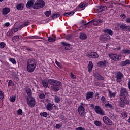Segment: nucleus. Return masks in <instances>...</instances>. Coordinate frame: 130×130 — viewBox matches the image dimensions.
Instances as JSON below:
<instances>
[{"instance_id":"1","label":"nucleus","mask_w":130,"mask_h":130,"mask_svg":"<svg viewBox=\"0 0 130 130\" xmlns=\"http://www.w3.org/2000/svg\"><path fill=\"white\" fill-rule=\"evenodd\" d=\"M120 92V99L122 103H124V104L129 103L128 100L126 99V96H128V91H127V89L124 87H122Z\"/></svg>"},{"instance_id":"2","label":"nucleus","mask_w":130,"mask_h":130,"mask_svg":"<svg viewBox=\"0 0 130 130\" xmlns=\"http://www.w3.org/2000/svg\"><path fill=\"white\" fill-rule=\"evenodd\" d=\"M36 61L34 59H29L27 60L26 70L28 73H33L36 69Z\"/></svg>"},{"instance_id":"3","label":"nucleus","mask_w":130,"mask_h":130,"mask_svg":"<svg viewBox=\"0 0 130 130\" xmlns=\"http://www.w3.org/2000/svg\"><path fill=\"white\" fill-rule=\"evenodd\" d=\"M45 6V3L43 0H37L34 4V9L37 10L41 9Z\"/></svg>"},{"instance_id":"4","label":"nucleus","mask_w":130,"mask_h":130,"mask_svg":"<svg viewBox=\"0 0 130 130\" xmlns=\"http://www.w3.org/2000/svg\"><path fill=\"white\" fill-rule=\"evenodd\" d=\"M27 102L28 104V105L30 106V107H34L35 106V104H36V102H35V99H34L33 97H27Z\"/></svg>"},{"instance_id":"5","label":"nucleus","mask_w":130,"mask_h":130,"mask_svg":"<svg viewBox=\"0 0 130 130\" xmlns=\"http://www.w3.org/2000/svg\"><path fill=\"white\" fill-rule=\"evenodd\" d=\"M94 111L98 114H100V115H105V112H104L102 108H101V107L99 106L96 105L95 106Z\"/></svg>"},{"instance_id":"6","label":"nucleus","mask_w":130,"mask_h":130,"mask_svg":"<svg viewBox=\"0 0 130 130\" xmlns=\"http://www.w3.org/2000/svg\"><path fill=\"white\" fill-rule=\"evenodd\" d=\"M109 56L114 61H119L120 60V57H121V55L114 54H109Z\"/></svg>"},{"instance_id":"7","label":"nucleus","mask_w":130,"mask_h":130,"mask_svg":"<svg viewBox=\"0 0 130 130\" xmlns=\"http://www.w3.org/2000/svg\"><path fill=\"white\" fill-rule=\"evenodd\" d=\"M116 81L117 83H121L123 78V74L120 72H118L116 74Z\"/></svg>"},{"instance_id":"8","label":"nucleus","mask_w":130,"mask_h":130,"mask_svg":"<svg viewBox=\"0 0 130 130\" xmlns=\"http://www.w3.org/2000/svg\"><path fill=\"white\" fill-rule=\"evenodd\" d=\"M110 36L108 34L102 35L99 37V39L101 41H108V40H110Z\"/></svg>"},{"instance_id":"9","label":"nucleus","mask_w":130,"mask_h":130,"mask_svg":"<svg viewBox=\"0 0 130 130\" xmlns=\"http://www.w3.org/2000/svg\"><path fill=\"white\" fill-rule=\"evenodd\" d=\"M86 56L89 58H98L99 55L95 52H88L86 54Z\"/></svg>"},{"instance_id":"10","label":"nucleus","mask_w":130,"mask_h":130,"mask_svg":"<svg viewBox=\"0 0 130 130\" xmlns=\"http://www.w3.org/2000/svg\"><path fill=\"white\" fill-rule=\"evenodd\" d=\"M103 120L104 123L107 124V125H112L113 124L112 121L107 116H104L103 117Z\"/></svg>"},{"instance_id":"11","label":"nucleus","mask_w":130,"mask_h":130,"mask_svg":"<svg viewBox=\"0 0 130 130\" xmlns=\"http://www.w3.org/2000/svg\"><path fill=\"white\" fill-rule=\"evenodd\" d=\"M78 112L81 116L84 117L85 115V108L83 106L80 105L78 109Z\"/></svg>"},{"instance_id":"12","label":"nucleus","mask_w":130,"mask_h":130,"mask_svg":"<svg viewBox=\"0 0 130 130\" xmlns=\"http://www.w3.org/2000/svg\"><path fill=\"white\" fill-rule=\"evenodd\" d=\"M34 0H29L26 4V8L27 9H30V8H33L34 9Z\"/></svg>"},{"instance_id":"13","label":"nucleus","mask_w":130,"mask_h":130,"mask_svg":"<svg viewBox=\"0 0 130 130\" xmlns=\"http://www.w3.org/2000/svg\"><path fill=\"white\" fill-rule=\"evenodd\" d=\"M61 44L65 47L66 50H70L71 49V44H68L66 42H62Z\"/></svg>"},{"instance_id":"14","label":"nucleus","mask_w":130,"mask_h":130,"mask_svg":"<svg viewBox=\"0 0 130 130\" xmlns=\"http://www.w3.org/2000/svg\"><path fill=\"white\" fill-rule=\"evenodd\" d=\"M25 5L23 3H19L16 5V8L17 9L18 11H22Z\"/></svg>"},{"instance_id":"15","label":"nucleus","mask_w":130,"mask_h":130,"mask_svg":"<svg viewBox=\"0 0 130 130\" xmlns=\"http://www.w3.org/2000/svg\"><path fill=\"white\" fill-rule=\"evenodd\" d=\"M93 96H94V92L92 91L88 92L86 93V99L87 100H89L90 98H93Z\"/></svg>"},{"instance_id":"16","label":"nucleus","mask_w":130,"mask_h":130,"mask_svg":"<svg viewBox=\"0 0 130 130\" xmlns=\"http://www.w3.org/2000/svg\"><path fill=\"white\" fill-rule=\"evenodd\" d=\"M94 77H95L98 80H99L100 81H103V80H104V77L98 73L94 74Z\"/></svg>"},{"instance_id":"17","label":"nucleus","mask_w":130,"mask_h":130,"mask_svg":"<svg viewBox=\"0 0 130 130\" xmlns=\"http://www.w3.org/2000/svg\"><path fill=\"white\" fill-rule=\"evenodd\" d=\"M25 91L28 97H31V96H32V91L31 90V89L26 87H25Z\"/></svg>"},{"instance_id":"18","label":"nucleus","mask_w":130,"mask_h":130,"mask_svg":"<svg viewBox=\"0 0 130 130\" xmlns=\"http://www.w3.org/2000/svg\"><path fill=\"white\" fill-rule=\"evenodd\" d=\"M98 10L100 12H103V11H106V10H107V7L105 6H100L98 7Z\"/></svg>"},{"instance_id":"19","label":"nucleus","mask_w":130,"mask_h":130,"mask_svg":"<svg viewBox=\"0 0 130 130\" xmlns=\"http://www.w3.org/2000/svg\"><path fill=\"white\" fill-rule=\"evenodd\" d=\"M130 64V60H127L125 61H123L120 63V66L121 67H126V66H127Z\"/></svg>"},{"instance_id":"20","label":"nucleus","mask_w":130,"mask_h":130,"mask_svg":"<svg viewBox=\"0 0 130 130\" xmlns=\"http://www.w3.org/2000/svg\"><path fill=\"white\" fill-rule=\"evenodd\" d=\"M54 105V104H52L50 103H48L46 106V109L47 110H49V111L52 110L53 109L52 106Z\"/></svg>"},{"instance_id":"21","label":"nucleus","mask_w":130,"mask_h":130,"mask_svg":"<svg viewBox=\"0 0 130 130\" xmlns=\"http://www.w3.org/2000/svg\"><path fill=\"white\" fill-rule=\"evenodd\" d=\"M103 32H104V33H107V34H109L111 36L113 35V31L111 29H109L108 28L104 30Z\"/></svg>"},{"instance_id":"22","label":"nucleus","mask_w":130,"mask_h":130,"mask_svg":"<svg viewBox=\"0 0 130 130\" xmlns=\"http://www.w3.org/2000/svg\"><path fill=\"white\" fill-rule=\"evenodd\" d=\"M10 13V8H5L3 9V15H7Z\"/></svg>"},{"instance_id":"23","label":"nucleus","mask_w":130,"mask_h":130,"mask_svg":"<svg viewBox=\"0 0 130 130\" xmlns=\"http://www.w3.org/2000/svg\"><path fill=\"white\" fill-rule=\"evenodd\" d=\"M55 80H54L53 79H49L48 80V82L50 85H51L52 86H54L55 84Z\"/></svg>"},{"instance_id":"24","label":"nucleus","mask_w":130,"mask_h":130,"mask_svg":"<svg viewBox=\"0 0 130 130\" xmlns=\"http://www.w3.org/2000/svg\"><path fill=\"white\" fill-rule=\"evenodd\" d=\"M122 54H130V50L123 49L121 51Z\"/></svg>"},{"instance_id":"25","label":"nucleus","mask_w":130,"mask_h":130,"mask_svg":"<svg viewBox=\"0 0 130 130\" xmlns=\"http://www.w3.org/2000/svg\"><path fill=\"white\" fill-rule=\"evenodd\" d=\"M80 38L82 40H85V39H87V35L84 33H81L80 34Z\"/></svg>"},{"instance_id":"26","label":"nucleus","mask_w":130,"mask_h":130,"mask_svg":"<svg viewBox=\"0 0 130 130\" xmlns=\"http://www.w3.org/2000/svg\"><path fill=\"white\" fill-rule=\"evenodd\" d=\"M54 86L57 87H61L62 86V83H61L60 81L56 80Z\"/></svg>"},{"instance_id":"27","label":"nucleus","mask_w":130,"mask_h":130,"mask_svg":"<svg viewBox=\"0 0 130 130\" xmlns=\"http://www.w3.org/2000/svg\"><path fill=\"white\" fill-rule=\"evenodd\" d=\"M94 124H95V125H96V126H99V127L102 126V125H103L101 121H97V120L94 121Z\"/></svg>"},{"instance_id":"28","label":"nucleus","mask_w":130,"mask_h":130,"mask_svg":"<svg viewBox=\"0 0 130 130\" xmlns=\"http://www.w3.org/2000/svg\"><path fill=\"white\" fill-rule=\"evenodd\" d=\"M20 40V36H15L12 38V41L15 42V41H19Z\"/></svg>"},{"instance_id":"29","label":"nucleus","mask_w":130,"mask_h":130,"mask_svg":"<svg viewBox=\"0 0 130 130\" xmlns=\"http://www.w3.org/2000/svg\"><path fill=\"white\" fill-rule=\"evenodd\" d=\"M42 84L43 87H44V88H47V87H48V82L45 80H43L42 81Z\"/></svg>"},{"instance_id":"30","label":"nucleus","mask_w":130,"mask_h":130,"mask_svg":"<svg viewBox=\"0 0 130 130\" xmlns=\"http://www.w3.org/2000/svg\"><path fill=\"white\" fill-rule=\"evenodd\" d=\"M52 91H54V92H58L59 91V88L58 86H53L52 87Z\"/></svg>"},{"instance_id":"31","label":"nucleus","mask_w":130,"mask_h":130,"mask_svg":"<svg viewBox=\"0 0 130 130\" xmlns=\"http://www.w3.org/2000/svg\"><path fill=\"white\" fill-rule=\"evenodd\" d=\"M9 60L11 62H12V63H13V64H17V62L16 61V59L11 58L9 59Z\"/></svg>"},{"instance_id":"32","label":"nucleus","mask_w":130,"mask_h":130,"mask_svg":"<svg viewBox=\"0 0 130 130\" xmlns=\"http://www.w3.org/2000/svg\"><path fill=\"white\" fill-rule=\"evenodd\" d=\"M106 107L109 108H113V106L112 104H110L109 103H107L105 104Z\"/></svg>"},{"instance_id":"33","label":"nucleus","mask_w":130,"mask_h":130,"mask_svg":"<svg viewBox=\"0 0 130 130\" xmlns=\"http://www.w3.org/2000/svg\"><path fill=\"white\" fill-rule=\"evenodd\" d=\"M48 41H49V42H54V41H55V39L51 37H50L48 39Z\"/></svg>"},{"instance_id":"34","label":"nucleus","mask_w":130,"mask_h":130,"mask_svg":"<svg viewBox=\"0 0 130 130\" xmlns=\"http://www.w3.org/2000/svg\"><path fill=\"white\" fill-rule=\"evenodd\" d=\"M55 101L56 103H59L60 102V98L59 96H55Z\"/></svg>"},{"instance_id":"35","label":"nucleus","mask_w":130,"mask_h":130,"mask_svg":"<svg viewBox=\"0 0 130 130\" xmlns=\"http://www.w3.org/2000/svg\"><path fill=\"white\" fill-rule=\"evenodd\" d=\"M126 27H127V26H125L124 25H122L120 26V28L122 30V31H126Z\"/></svg>"},{"instance_id":"36","label":"nucleus","mask_w":130,"mask_h":130,"mask_svg":"<svg viewBox=\"0 0 130 130\" xmlns=\"http://www.w3.org/2000/svg\"><path fill=\"white\" fill-rule=\"evenodd\" d=\"M59 16H60V15H59L58 14L54 13L53 14L52 19L53 20H54V19H55V18H58V17H59Z\"/></svg>"},{"instance_id":"37","label":"nucleus","mask_w":130,"mask_h":130,"mask_svg":"<svg viewBox=\"0 0 130 130\" xmlns=\"http://www.w3.org/2000/svg\"><path fill=\"white\" fill-rule=\"evenodd\" d=\"M51 14V11H46L45 12V15L46 16V17H49L50 16V14Z\"/></svg>"},{"instance_id":"38","label":"nucleus","mask_w":130,"mask_h":130,"mask_svg":"<svg viewBox=\"0 0 130 130\" xmlns=\"http://www.w3.org/2000/svg\"><path fill=\"white\" fill-rule=\"evenodd\" d=\"M98 65L99 67H104V63H103V61H100L98 63Z\"/></svg>"},{"instance_id":"39","label":"nucleus","mask_w":130,"mask_h":130,"mask_svg":"<svg viewBox=\"0 0 130 130\" xmlns=\"http://www.w3.org/2000/svg\"><path fill=\"white\" fill-rule=\"evenodd\" d=\"M92 24L93 26H97L98 25V20H92Z\"/></svg>"},{"instance_id":"40","label":"nucleus","mask_w":130,"mask_h":130,"mask_svg":"<svg viewBox=\"0 0 130 130\" xmlns=\"http://www.w3.org/2000/svg\"><path fill=\"white\" fill-rule=\"evenodd\" d=\"M39 98L40 99H43L45 98V95L44 94V93H40V95H39Z\"/></svg>"},{"instance_id":"41","label":"nucleus","mask_w":130,"mask_h":130,"mask_svg":"<svg viewBox=\"0 0 130 130\" xmlns=\"http://www.w3.org/2000/svg\"><path fill=\"white\" fill-rule=\"evenodd\" d=\"M17 113H18V115H23V111L22 110V109H19L17 111Z\"/></svg>"},{"instance_id":"42","label":"nucleus","mask_w":130,"mask_h":130,"mask_svg":"<svg viewBox=\"0 0 130 130\" xmlns=\"http://www.w3.org/2000/svg\"><path fill=\"white\" fill-rule=\"evenodd\" d=\"M127 113H126V112H124L122 113V117H123L124 118H125L126 117H127Z\"/></svg>"},{"instance_id":"43","label":"nucleus","mask_w":130,"mask_h":130,"mask_svg":"<svg viewBox=\"0 0 130 130\" xmlns=\"http://www.w3.org/2000/svg\"><path fill=\"white\" fill-rule=\"evenodd\" d=\"M87 68H90L93 69V63H92L91 61H89V64H88Z\"/></svg>"},{"instance_id":"44","label":"nucleus","mask_w":130,"mask_h":130,"mask_svg":"<svg viewBox=\"0 0 130 130\" xmlns=\"http://www.w3.org/2000/svg\"><path fill=\"white\" fill-rule=\"evenodd\" d=\"M66 39L67 40H71L72 39V35H67L66 37Z\"/></svg>"},{"instance_id":"45","label":"nucleus","mask_w":130,"mask_h":130,"mask_svg":"<svg viewBox=\"0 0 130 130\" xmlns=\"http://www.w3.org/2000/svg\"><path fill=\"white\" fill-rule=\"evenodd\" d=\"M40 115L41 116H43L44 117H47V113L46 112L41 113Z\"/></svg>"},{"instance_id":"46","label":"nucleus","mask_w":130,"mask_h":130,"mask_svg":"<svg viewBox=\"0 0 130 130\" xmlns=\"http://www.w3.org/2000/svg\"><path fill=\"white\" fill-rule=\"evenodd\" d=\"M55 62L57 66H58V67H59V68H62L61 64H60V63H59V62H58L57 61V60L55 59Z\"/></svg>"},{"instance_id":"47","label":"nucleus","mask_w":130,"mask_h":130,"mask_svg":"<svg viewBox=\"0 0 130 130\" xmlns=\"http://www.w3.org/2000/svg\"><path fill=\"white\" fill-rule=\"evenodd\" d=\"M6 46V44H5V43L4 42H1L0 43V48H4Z\"/></svg>"},{"instance_id":"48","label":"nucleus","mask_w":130,"mask_h":130,"mask_svg":"<svg viewBox=\"0 0 130 130\" xmlns=\"http://www.w3.org/2000/svg\"><path fill=\"white\" fill-rule=\"evenodd\" d=\"M109 95L110 97H115V93L114 92H111V91H109Z\"/></svg>"},{"instance_id":"49","label":"nucleus","mask_w":130,"mask_h":130,"mask_svg":"<svg viewBox=\"0 0 130 130\" xmlns=\"http://www.w3.org/2000/svg\"><path fill=\"white\" fill-rule=\"evenodd\" d=\"M15 101H16V96H13L10 98V101L11 102H15Z\"/></svg>"},{"instance_id":"50","label":"nucleus","mask_w":130,"mask_h":130,"mask_svg":"<svg viewBox=\"0 0 130 130\" xmlns=\"http://www.w3.org/2000/svg\"><path fill=\"white\" fill-rule=\"evenodd\" d=\"M98 24H99L100 25H102V24L103 23V19H98Z\"/></svg>"},{"instance_id":"51","label":"nucleus","mask_w":130,"mask_h":130,"mask_svg":"<svg viewBox=\"0 0 130 130\" xmlns=\"http://www.w3.org/2000/svg\"><path fill=\"white\" fill-rule=\"evenodd\" d=\"M85 6H86V4L85 3H83L79 5V8L80 9H83V8H84V7H85Z\"/></svg>"},{"instance_id":"52","label":"nucleus","mask_w":130,"mask_h":130,"mask_svg":"<svg viewBox=\"0 0 130 130\" xmlns=\"http://www.w3.org/2000/svg\"><path fill=\"white\" fill-rule=\"evenodd\" d=\"M12 35H13V32L11 31H8L7 33V36L10 37V36H12Z\"/></svg>"},{"instance_id":"53","label":"nucleus","mask_w":130,"mask_h":130,"mask_svg":"<svg viewBox=\"0 0 130 130\" xmlns=\"http://www.w3.org/2000/svg\"><path fill=\"white\" fill-rule=\"evenodd\" d=\"M4 98V93L2 91H0V99H3Z\"/></svg>"},{"instance_id":"54","label":"nucleus","mask_w":130,"mask_h":130,"mask_svg":"<svg viewBox=\"0 0 130 130\" xmlns=\"http://www.w3.org/2000/svg\"><path fill=\"white\" fill-rule=\"evenodd\" d=\"M12 83H13V81L12 80H9L8 84V87H11V86H12Z\"/></svg>"},{"instance_id":"55","label":"nucleus","mask_w":130,"mask_h":130,"mask_svg":"<svg viewBox=\"0 0 130 130\" xmlns=\"http://www.w3.org/2000/svg\"><path fill=\"white\" fill-rule=\"evenodd\" d=\"M75 130H85V128H83L82 127H79L78 128H76Z\"/></svg>"},{"instance_id":"56","label":"nucleus","mask_w":130,"mask_h":130,"mask_svg":"<svg viewBox=\"0 0 130 130\" xmlns=\"http://www.w3.org/2000/svg\"><path fill=\"white\" fill-rule=\"evenodd\" d=\"M29 21L24 22L23 24L24 27H26V26H28L29 25Z\"/></svg>"},{"instance_id":"57","label":"nucleus","mask_w":130,"mask_h":130,"mask_svg":"<svg viewBox=\"0 0 130 130\" xmlns=\"http://www.w3.org/2000/svg\"><path fill=\"white\" fill-rule=\"evenodd\" d=\"M106 100V99H105V97L102 96V97L101 98V101H102V102L104 103V102H105Z\"/></svg>"},{"instance_id":"58","label":"nucleus","mask_w":130,"mask_h":130,"mask_svg":"<svg viewBox=\"0 0 130 130\" xmlns=\"http://www.w3.org/2000/svg\"><path fill=\"white\" fill-rule=\"evenodd\" d=\"M120 17L121 18H122V19H125V14H124V13L122 14L121 15H120Z\"/></svg>"},{"instance_id":"59","label":"nucleus","mask_w":130,"mask_h":130,"mask_svg":"<svg viewBox=\"0 0 130 130\" xmlns=\"http://www.w3.org/2000/svg\"><path fill=\"white\" fill-rule=\"evenodd\" d=\"M71 77H72L73 79H76V75H74V74L72 73H71Z\"/></svg>"},{"instance_id":"60","label":"nucleus","mask_w":130,"mask_h":130,"mask_svg":"<svg viewBox=\"0 0 130 130\" xmlns=\"http://www.w3.org/2000/svg\"><path fill=\"white\" fill-rule=\"evenodd\" d=\"M56 128H57V129H59V128H60V124H57L56 125Z\"/></svg>"},{"instance_id":"61","label":"nucleus","mask_w":130,"mask_h":130,"mask_svg":"<svg viewBox=\"0 0 130 130\" xmlns=\"http://www.w3.org/2000/svg\"><path fill=\"white\" fill-rule=\"evenodd\" d=\"M74 14H75V12H68V15H69V17L70 16H73V15H74Z\"/></svg>"},{"instance_id":"62","label":"nucleus","mask_w":130,"mask_h":130,"mask_svg":"<svg viewBox=\"0 0 130 130\" xmlns=\"http://www.w3.org/2000/svg\"><path fill=\"white\" fill-rule=\"evenodd\" d=\"M95 98H97L98 99L99 98V93L98 92H96L95 94Z\"/></svg>"},{"instance_id":"63","label":"nucleus","mask_w":130,"mask_h":130,"mask_svg":"<svg viewBox=\"0 0 130 130\" xmlns=\"http://www.w3.org/2000/svg\"><path fill=\"white\" fill-rule=\"evenodd\" d=\"M93 84L94 86H99V83L98 82L94 81Z\"/></svg>"},{"instance_id":"64","label":"nucleus","mask_w":130,"mask_h":130,"mask_svg":"<svg viewBox=\"0 0 130 130\" xmlns=\"http://www.w3.org/2000/svg\"><path fill=\"white\" fill-rule=\"evenodd\" d=\"M126 31H128V32H130V27L129 26H126Z\"/></svg>"}]
</instances>
